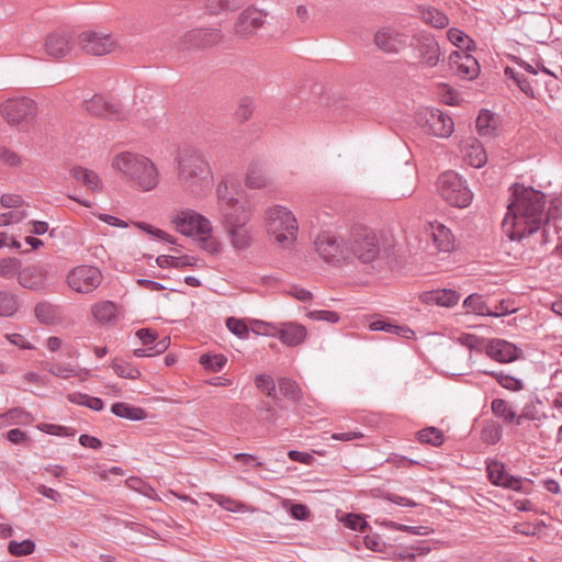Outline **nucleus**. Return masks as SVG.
<instances>
[{
	"label": "nucleus",
	"mask_w": 562,
	"mask_h": 562,
	"mask_svg": "<svg viewBox=\"0 0 562 562\" xmlns=\"http://www.w3.org/2000/svg\"><path fill=\"white\" fill-rule=\"evenodd\" d=\"M79 40L85 52L97 56L110 53L114 45L110 35H101L95 32H83Z\"/></svg>",
	"instance_id": "obj_21"
},
{
	"label": "nucleus",
	"mask_w": 562,
	"mask_h": 562,
	"mask_svg": "<svg viewBox=\"0 0 562 562\" xmlns=\"http://www.w3.org/2000/svg\"><path fill=\"white\" fill-rule=\"evenodd\" d=\"M111 413L120 418H125L132 422L144 420L147 418V412L125 402H116L111 406Z\"/></svg>",
	"instance_id": "obj_26"
},
{
	"label": "nucleus",
	"mask_w": 562,
	"mask_h": 562,
	"mask_svg": "<svg viewBox=\"0 0 562 562\" xmlns=\"http://www.w3.org/2000/svg\"><path fill=\"white\" fill-rule=\"evenodd\" d=\"M48 270L44 265H30L22 267L18 274V283L30 291L46 293L49 292Z\"/></svg>",
	"instance_id": "obj_14"
},
{
	"label": "nucleus",
	"mask_w": 562,
	"mask_h": 562,
	"mask_svg": "<svg viewBox=\"0 0 562 562\" xmlns=\"http://www.w3.org/2000/svg\"><path fill=\"white\" fill-rule=\"evenodd\" d=\"M485 353L499 363H509L520 357L521 350L505 339L493 338L487 340Z\"/></svg>",
	"instance_id": "obj_19"
},
{
	"label": "nucleus",
	"mask_w": 562,
	"mask_h": 562,
	"mask_svg": "<svg viewBox=\"0 0 562 562\" xmlns=\"http://www.w3.org/2000/svg\"><path fill=\"white\" fill-rule=\"evenodd\" d=\"M176 229L186 236L212 233L211 222L193 210H182L172 218Z\"/></svg>",
	"instance_id": "obj_10"
},
{
	"label": "nucleus",
	"mask_w": 562,
	"mask_h": 562,
	"mask_svg": "<svg viewBox=\"0 0 562 562\" xmlns=\"http://www.w3.org/2000/svg\"><path fill=\"white\" fill-rule=\"evenodd\" d=\"M463 305L468 311H472L477 315L488 316V314H491V307L487 306L486 302L480 294H470L464 300Z\"/></svg>",
	"instance_id": "obj_44"
},
{
	"label": "nucleus",
	"mask_w": 562,
	"mask_h": 562,
	"mask_svg": "<svg viewBox=\"0 0 562 562\" xmlns=\"http://www.w3.org/2000/svg\"><path fill=\"white\" fill-rule=\"evenodd\" d=\"M94 319L100 324H109L116 318L117 306L112 301H100L91 306Z\"/></svg>",
	"instance_id": "obj_27"
},
{
	"label": "nucleus",
	"mask_w": 562,
	"mask_h": 562,
	"mask_svg": "<svg viewBox=\"0 0 562 562\" xmlns=\"http://www.w3.org/2000/svg\"><path fill=\"white\" fill-rule=\"evenodd\" d=\"M19 310L18 296L9 291H0V316L10 317Z\"/></svg>",
	"instance_id": "obj_38"
},
{
	"label": "nucleus",
	"mask_w": 562,
	"mask_h": 562,
	"mask_svg": "<svg viewBox=\"0 0 562 562\" xmlns=\"http://www.w3.org/2000/svg\"><path fill=\"white\" fill-rule=\"evenodd\" d=\"M369 328L373 331L381 330L390 334H395L396 336L404 337L406 339H412L415 336V331L411 329L408 326L396 325L383 319L372 322L369 325Z\"/></svg>",
	"instance_id": "obj_28"
},
{
	"label": "nucleus",
	"mask_w": 562,
	"mask_h": 562,
	"mask_svg": "<svg viewBox=\"0 0 562 562\" xmlns=\"http://www.w3.org/2000/svg\"><path fill=\"white\" fill-rule=\"evenodd\" d=\"M136 226L138 228H140L142 231L146 232L147 234L153 235V236H155L161 240H165L169 244L176 243L175 238L171 235L167 234L165 231H162L160 228L154 227L153 225H150L148 223L137 222Z\"/></svg>",
	"instance_id": "obj_57"
},
{
	"label": "nucleus",
	"mask_w": 562,
	"mask_h": 562,
	"mask_svg": "<svg viewBox=\"0 0 562 562\" xmlns=\"http://www.w3.org/2000/svg\"><path fill=\"white\" fill-rule=\"evenodd\" d=\"M8 551L13 557L29 555L35 551V542L31 539H25L21 542L12 540L8 544Z\"/></svg>",
	"instance_id": "obj_47"
},
{
	"label": "nucleus",
	"mask_w": 562,
	"mask_h": 562,
	"mask_svg": "<svg viewBox=\"0 0 562 562\" xmlns=\"http://www.w3.org/2000/svg\"><path fill=\"white\" fill-rule=\"evenodd\" d=\"M257 411L261 420L270 424H274L279 419L277 408L267 401H261L257 405Z\"/></svg>",
	"instance_id": "obj_53"
},
{
	"label": "nucleus",
	"mask_w": 562,
	"mask_h": 562,
	"mask_svg": "<svg viewBox=\"0 0 562 562\" xmlns=\"http://www.w3.org/2000/svg\"><path fill=\"white\" fill-rule=\"evenodd\" d=\"M42 366L46 371L60 379H68L70 376H74L76 373V370L69 364L45 361L43 362Z\"/></svg>",
	"instance_id": "obj_51"
},
{
	"label": "nucleus",
	"mask_w": 562,
	"mask_h": 562,
	"mask_svg": "<svg viewBox=\"0 0 562 562\" xmlns=\"http://www.w3.org/2000/svg\"><path fill=\"white\" fill-rule=\"evenodd\" d=\"M44 50L54 59L65 57L70 52V35L63 30L49 33L45 38Z\"/></svg>",
	"instance_id": "obj_22"
},
{
	"label": "nucleus",
	"mask_w": 562,
	"mask_h": 562,
	"mask_svg": "<svg viewBox=\"0 0 562 562\" xmlns=\"http://www.w3.org/2000/svg\"><path fill=\"white\" fill-rule=\"evenodd\" d=\"M252 111H254L252 99L249 97H244L243 99H240L235 114L239 121H247L251 116Z\"/></svg>",
	"instance_id": "obj_59"
},
{
	"label": "nucleus",
	"mask_w": 562,
	"mask_h": 562,
	"mask_svg": "<svg viewBox=\"0 0 562 562\" xmlns=\"http://www.w3.org/2000/svg\"><path fill=\"white\" fill-rule=\"evenodd\" d=\"M67 398L72 404L85 406L95 412H100L104 407V403L100 397H94L80 392L70 393Z\"/></svg>",
	"instance_id": "obj_35"
},
{
	"label": "nucleus",
	"mask_w": 562,
	"mask_h": 562,
	"mask_svg": "<svg viewBox=\"0 0 562 562\" xmlns=\"http://www.w3.org/2000/svg\"><path fill=\"white\" fill-rule=\"evenodd\" d=\"M70 176L92 192L102 191V180L93 170L87 169L82 166H76L70 169Z\"/></svg>",
	"instance_id": "obj_24"
},
{
	"label": "nucleus",
	"mask_w": 562,
	"mask_h": 562,
	"mask_svg": "<svg viewBox=\"0 0 562 562\" xmlns=\"http://www.w3.org/2000/svg\"><path fill=\"white\" fill-rule=\"evenodd\" d=\"M340 521L344 524V526L346 528H349L355 531L364 532L370 528L369 524L359 514H353V513L345 514L340 518Z\"/></svg>",
	"instance_id": "obj_49"
},
{
	"label": "nucleus",
	"mask_w": 562,
	"mask_h": 562,
	"mask_svg": "<svg viewBox=\"0 0 562 562\" xmlns=\"http://www.w3.org/2000/svg\"><path fill=\"white\" fill-rule=\"evenodd\" d=\"M432 239L440 251L448 252L453 249V236L450 229L442 224H439L432 232Z\"/></svg>",
	"instance_id": "obj_34"
},
{
	"label": "nucleus",
	"mask_w": 562,
	"mask_h": 562,
	"mask_svg": "<svg viewBox=\"0 0 562 562\" xmlns=\"http://www.w3.org/2000/svg\"><path fill=\"white\" fill-rule=\"evenodd\" d=\"M211 4L209 8L212 13H217L220 11H235L239 8V2L235 0H218L216 5H214V1L210 0Z\"/></svg>",
	"instance_id": "obj_63"
},
{
	"label": "nucleus",
	"mask_w": 562,
	"mask_h": 562,
	"mask_svg": "<svg viewBox=\"0 0 562 562\" xmlns=\"http://www.w3.org/2000/svg\"><path fill=\"white\" fill-rule=\"evenodd\" d=\"M417 439L423 443L440 447L445 441L443 432L436 427H426L417 432Z\"/></svg>",
	"instance_id": "obj_41"
},
{
	"label": "nucleus",
	"mask_w": 562,
	"mask_h": 562,
	"mask_svg": "<svg viewBox=\"0 0 562 562\" xmlns=\"http://www.w3.org/2000/svg\"><path fill=\"white\" fill-rule=\"evenodd\" d=\"M178 179L192 194H201L212 181V169L204 154L195 148H183L178 153Z\"/></svg>",
	"instance_id": "obj_2"
},
{
	"label": "nucleus",
	"mask_w": 562,
	"mask_h": 562,
	"mask_svg": "<svg viewBox=\"0 0 562 562\" xmlns=\"http://www.w3.org/2000/svg\"><path fill=\"white\" fill-rule=\"evenodd\" d=\"M381 254L380 240L368 226L356 225L350 229L348 239V256L352 255L360 262H374Z\"/></svg>",
	"instance_id": "obj_4"
},
{
	"label": "nucleus",
	"mask_w": 562,
	"mask_h": 562,
	"mask_svg": "<svg viewBox=\"0 0 562 562\" xmlns=\"http://www.w3.org/2000/svg\"><path fill=\"white\" fill-rule=\"evenodd\" d=\"M217 206L222 217V225L225 228L247 225L250 221V207L247 202H240L237 198L229 195L227 182L222 181L217 189Z\"/></svg>",
	"instance_id": "obj_5"
},
{
	"label": "nucleus",
	"mask_w": 562,
	"mask_h": 562,
	"mask_svg": "<svg viewBox=\"0 0 562 562\" xmlns=\"http://www.w3.org/2000/svg\"><path fill=\"white\" fill-rule=\"evenodd\" d=\"M156 263L160 268H166V267L183 268V267H193L195 265L192 261V258L187 255L181 256V257L160 255L156 258Z\"/></svg>",
	"instance_id": "obj_40"
},
{
	"label": "nucleus",
	"mask_w": 562,
	"mask_h": 562,
	"mask_svg": "<svg viewBox=\"0 0 562 562\" xmlns=\"http://www.w3.org/2000/svg\"><path fill=\"white\" fill-rule=\"evenodd\" d=\"M307 335L306 328L296 323H283L278 327L277 335L280 341L289 347L301 345Z\"/></svg>",
	"instance_id": "obj_23"
},
{
	"label": "nucleus",
	"mask_w": 562,
	"mask_h": 562,
	"mask_svg": "<svg viewBox=\"0 0 562 562\" xmlns=\"http://www.w3.org/2000/svg\"><path fill=\"white\" fill-rule=\"evenodd\" d=\"M487 477L493 485L501 486V482L504 481L507 472L505 464L501 461H491L486 467Z\"/></svg>",
	"instance_id": "obj_48"
},
{
	"label": "nucleus",
	"mask_w": 562,
	"mask_h": 562,
	"mask_svg": "<svg viewBox=\"0 0 562 562\" xmlns=\"http://www.w3.org/2000/svg\"><path fill=\"white\" fill-rule=\"evenodd\" d=\"M223 34L218 29H194L186 32L179 47L181 49H205L218 44Z\"/></svg>",
	"instance_id": "obj_12"
},
{
	"label": "nucleus",
	"mask_w": 562,
	"mask_h": 562,
	"mask_svg": "<svg viewBox=\"0 0 562 562\" xmlns=\"http://www.w3.org/2000/svg\"><path fill=\"white\" fill-rule=\"evenodd\" d=\"M268 183V179L263 167L259 162H252L249 166L247 176H246V184L249 188L259 189L266 187Z\"/></svg>",
	"instance_id": "obj_36"
},
{
	"label": "nucleus",
	"mask_w": 562,
	"mask_h": 562,
	"mask_svg": "<svg viewBox=\"0 0 562 562\" xmlns=\"http://www.w3.org/2000/svg\"><path fill=\"white\" fill-rule=\"evenodd\" d=\"M447 37L450 43L461 49L460 52H471L475 46V43L471 37H469L463 31L456 27L448 30Z\"/></svg>",
	"instance_id": "obj_37"
},
{
	"label": "nucleus",
	"mask_w": 562,
	"mask_h": 562,
	"mask_svg": "<svg viewBox=\"0 0 562 562\" xmlns=\"http://www.w3.org/2000/svg\"><path fill=\"white\" fill-rule=\"evenodd\" d=\"M448 59L450 69L460 78L473 80L480 74V65L470 52L453 50Z\"/></svg>",
	"instance_id": "obj_17"
},
{
	"label": "nucleus",
	"mask_w": 562,
	"mask_h": 562,
	"mask_svg": "<svg viewBox=\"0 0 562 562\" xmlns=\"http://www.w3.org/2000/svg\"><path fill=\"white\" fill-rule=\"evenodd\" d=\"M103 276L94 266L81 265L75 267L67 276L69 288L78 293H91L102 282Z\"/></svg>",
	"instance_id": "obj_8"
},
{
	"label": "nucleus",
	"mask_w": 562,
	"mask_h": 562,
	"mask_svg": "<svg viewBox=\"0 0 562 562\" xmlns=\"http://www.w3.org/2000/svg\"><path fill=\"white\" fill-rule=\"evenodd\" d=\"M266 222L268 233L274 235L278 244L286 247L296 238V220L285 207L277 205L269 209Z\"/></svg>",
	"instance_id": "obj_7"
},
{
	"label": "nucleus",
	"mask_w": 562,
	"mask_h": 562,
	"mask_svg": "<svg viewBox=\"0 0 562 562\" xmlns=\"http://www.w3.org/2000/svg\"><path fill=\"white\" fill-rule=\"evenodd\" d=\"M482 373L494 378L502 387L508 391L518 392L524 389V382L520 379L515 378L508 373H505L504 371L484 370L482 371Z\"/></svg>",
	"instance_id": "obj_30"
},
{
	"label": "nucleus",
	"mask_w": 562,
	"mask_h": 562,
	"mask_svg": "<svg viewBox=\"0 0 562 562\" xmlns=\"http://www.w3.org/2000/svg\"><path fill=\"white\" fill-rule=\"evenodd\" d=\"M374 45L385 54H397L406 47L403 33L393 26H382L373 35Z\"/></svg>",
	"instance_id": "obj_16"
},
{
	"label": "nucleus",
	"mask_w": 562,
	"mask_h": 562,
	"mask_svg": "<svg viewBox=\"0 0 562 562\" xmlns=\"http://www.w3.org/2000/svg\"><path fill=\"white\" fill-rule=\"evenodd\" d=\"M363 543L367 549L374 552H384L386 544L379 533L367 535L363 538Z\"/></svg>",
	"instance_id": "obj_61"
},
{
	"label": "nucleus",
	"mask_w": 562,
	"mask_h": 562,
	"mask_svg": "<svg viewBox=\"0 0 562 562\" xmlns=\"http://www.w3.org/2000/svg\"><path fill=\"white\" fill-rule=\"evenodd\" d=\"M229 241L235 250H245L252 243L251 229L247 225H237L235 227L225 228Z\"/></svg>",
	"instance_id": "obj_25"
},
{
	"label": "nucleus",
	"mask_w": 562,
	"mask_h": 562,
	"mask_svg": "<svg viewBox=\"0 0 562 562\" xmlns=\"http://www.w3.org/2000/svg\"><path fill=\"white\" fill-rule=\"evenodd\" d=\"M546 194L532 188L516 184L508 204V215L514 217L512 240H521L541 229L542 243H548L549 215L544 212Z\"/></svg>",
	"instance_id": "obj_1"
},
{
	"label": "nucleus",
	"mask_w": 562,
	"mask_h": 562,
	"mask_svg": "<svg viewBox=\"0 0 562 562\" xmlns=\"http://www.w3.org/2000/svg\"><path fill=\"white\" fill-rule=\"evenodd\" d=\"M524 481L529 484H532V480L514 476V475L507 473L504 481L501 482V487L513 490L516 492L528 493L529 488L524 487Z\"/></svg>",
	"instance_id": "obj_54"
},
{
	"label": "nucleus",
	"mask_w": 562,
	"mask_h": 562,
	"mask_svg": "<svg viewBox=\"0 0 562 562\" xmlns=\"http://www.w3.org/2000/svg\"><path fill=\"white\" fill-rule=\"evenodd\" d=\"M111 367L120 378L136 380L140 376V371L136 367L122 359H114Z\"/></svg>",
	"instance_id": "obj_42"
},
{
	"label": "nucleus",
	"mask_w": 562,
	"mask_h": 562,
	"mask_svg": "<svg viewBox=\"0 0 562 562\" xmlns=\"http://www.w3.org/2000/svg\"><path fill=\"white\" fill-rule=\"evenodd\" d=\"M307 316L314 321H325L335 324L339 321V314L334 311L316 310L308 312Z\"/></svg>",
	"instance_id": "obj_60"
},
{
	"label": "nucleus",
	"mask_w": 562,
	"mask_h": 562,
	"mask_svg": "<svg viewBox=\"0 0 562 562\" xmlns=\"http://www.w3.org/2000/svg\"><path fill=\"white\" fill-rule=\"evenodd\" d=\"M83 106L93 116L108 120H121L123 117L121 104L116 101H108L101 94H94L90 100L85 101Z\"/></svg>",
	"instance_id": "obj_18"
},
{
	"label": "nucleus",
	"mask_w": 562,
	"mask_h": 562,
	"mask_svg": "<svg viewBox=\"0 0 562 562\" xmlns=\"http://www.w3.org/2000/svg\"><path fill=\"white\" fill-rule=\"evenodd\" d=\"M412 46L418 52L419 57L428 67L432 68L438 65L440 60V46L430 33H416L413 36Z\"/></svg>",
	"instance_id": "obj_15"
},
{
	"label": "nucleus",
	"mask_w": 562,
	"mask_h": 562,
	"mask_svg": "<svg viewBox=\"0 0 562 562\" xmlns=\"http://www.w3.org/2000/svg\"><path fill=\"white\" fill-rule=\"evenodd\" d=\"M460 295L457 291L451 289H438V305L439 306H453L458 303Z\"/></svg>",
	"instance_id": "obj_58"
},
{
	"label": "nucleus",
	"mask_w": 562,
	"mask_h": 562,
	"mask_svg": "<svg viewBox=\"0 0 562 562\" xmlns=\"http://www.w3.org/2000/svg\"><path fill=\"white\" fill-rule=\"evenodd\" d=\"M423 19L427 24L436 29H443L449 23L448 16L436 8H429L425 10L423 12Z\"/></svg>",
	"instance_id": "obj_45"
},
{
	"label": "nucleus",
	"mask_w": 562,
	"mask_h": 562,
	"mask_svg": "<svg viewBox=\"0 0 562 562\" xmlns=\"http://www.w3.org/2000/svg\"><path fill=\"white\" fill-rule=\"evenodd\" d=\"M440 196L454 207H467L473 200L467 180L453 170L441 173L437 180Z\"/></svg>",
	"instance_id": "obj_6"
},
{
	"label": "nucleus",
	"mask_w": 562,
	"mask_h": 562,
	"mask_svg": "<svg viewBox=\"0 0 562 562\" xmlns=\"http://www.w3.org/2000/svg\"><path fill=\"white\" fill-rule=\"evenodd\" d=\"M460 342L468 347L470 350L482 352L485 351L486 340L473 334H463L460 337Z\"/></svg>",
	"instance_id": "obj_56"
},
{
	"label": "nucleus",
	"mask_w": 562,
	"mask_h": 562,
	"mask_svg": "<svg viewBox=\"0 0 562 562\" xmlns=\"http://www.w3.org/2000/svg\"><path fill=\"white\" fill-rule=\"evenodd\" d=\"M424 131L432 136L447 138L453 133L452 119L439 109H426L418 114Z\"/></svg>",
	"instance_id": "obj_9"
},
{
	"label": "nucleus",
	"mask_w": 562,
	"mask_h": 562,
	"mask_svg": "<svg viewBox=\"0 0 562 562\" xmlns=\"http://www.w3.org/2000/svg\"><path fill=\"white\" fill-rule=\"evenodd\" d=\"M315 249L328 263L339 265L348 258V246L329 233H323L315 240Z\"/></svg>",
	"instance_id": "obj_11"
},
{
	"label": "nucleus",
	"mask_w": 562,
	"mask_h": 562,
	"mask_svg": "<svg viewBox=\"0 0 562 562\" xmlns=\"http://www.w3.org/2000/svg\"><path fill=\"white\" fill-rule=\"evenodd\" d=\"M491 411L493 415L497 418H501L506 424L515 423L517 415L513 411L510 404L503 398H495L491 403Z\"/></svg>",
	"instance_id": "obj_33"
},
{
	"label": "nucleus",
	"mask_w": 562,
	"mask_h": 562,
	"mask_svg": "<svg viewBox=\"0 0 562 562\" xmlns=\"http://www.w3.org/2000/svg\"><path fill=\"white\" fill-rule=\"evenodd\" d=\"M226 327L229 329V331L232 334H234L238 338H240V339L248 338L249 328L244 321L235 318V317H228L226 319Z\"/></svg>",
	"instance_id": "obj_55"
},
{
	"label": "nucleus",
	"mask_w": 562,
	"mask_h": 562,
	"mask_svg": "<svg viewBox=\"0 0 562 562\" xmlns=\"http://www.w3.org/2000/svg\"><path fill=\"white\" fill-rule=\"evenodd\" d=\"M1 115L9 124H19L36 114V103L30 98L9 99L0 105Z\"/></svg>",
	"instance_id": "obj_13"
},
{
	"label": "nucleus",
	"mask_w": 562,
	"mask_h": 562,
	"mask_svg": "<svg viewBox=\"0 0 562 562\" xmlns=\"http://www.w3.org/2000/svg\"><path fill=\"white\" fill-rule=\"evenodd\" d=\"M112 166L124 173L133 187L143 191H149L158 183L157 168L145 156L125 151L114 158Z\"/></svg>",
	"instance_id": "obj_3"
},
{
	"label": "nucleus",
	"mask_w": 562,
	"mask_h": 562,
	"mask_svg": "<svg viewBox=\"0 0 562 562\" xmlns=\"http://www.w3.org/2000/svg\"><path fill=\"white\" fill-rule=\"evenodd\" d=\"M4 418L11 420L12 424L29 425L32 424L34 418L31 413L26 412L22 407H14L5 412Z\"/></svg>",
	"instance_id": "obj_52"
},
{
	"label": "nucleus",
	"mask_w": 562,
	"mask_h": 562,
	"mask_svg": "<svg viewBox=\"0 0 562 562\" xmlns=\"http://www.w3.org/2000/svg\"><path fill=\"white\" fill-rule=\"evenodd\" d=\"M34 313L37 321L45 325L55 324L60 318L59 307L47 301L37 303Z\"/></svg>",
	"instance_id": "obj_29"
},
{
	"label": "nucleus",
	"mask_w": 562,
	"mask_h": 562,
	"mask_svg": "<svg viewBox=\"0 0 562 562\" xmlns=\"http://www.w3.org/2000/svg\"><path fill=\"white\" fill-rule=\"evenodd\" d=\"M280 393L293 403H300L303 400V392L296 381L290 378L278 379Z\"/></svg>",
	"instance_id": "obj_31"
},
{
	"label": "nucleus",
	"mask_w": 562,
	"mask_h": 562,
	"mask_svg": "<svg viewBox=\"0 0 562 562\" xmlns=\"http://www.w3.org/2000/svg\"><path fill=\"white\" fill-rule=\"evenodd\" d=\"M201 247L207 252L214 255L220 251L221 245L220 241L212 236V233H207L204 235H199Z\"/></svg>",
	"instance_id": "obj_62"
},
{
	"label": "nucleus",
	"mask_w": 562,
	"mask_h": 562,
	"mask_svg": "<svg viewBox=\"0 0 562 562\" xmlns=\"http://www.w3.org/2000/svg\"><path fill=\"white\" fill-rule=\"evenodd\" d=\"M265 23V14L262 11L248 7L238 16L235 24V33L240 37L251 36Z\"/></svg>",
	"instance_id": "obj_20"
},
{
	"label": "nucleus",
	"mask_w": 562,
	"mask_h": 562,
	"mask_svg": "<svg viewBox=\"0 0 562 562\" xmlns=\"http://www.w3.org/2000/svg\"><path fill=\"white\" fill-rule=\"evenodd\" d=\"M22 269V261L15 257H7L0 260V277L4 279L18 278Z\"/></svg>",
	"instance_id": "obj_43"
},
{
	"label": "nucleus",
	"mask_w": 562,
	"mask_h": 562,
	"mask_svg": "<svg viewBox=\"0 0 562 562\" xmlns=\"http://www.w3.org/2000/svg\"><path fill=\"white\" fill-rule=\"evenodd\" d=\"M255 386L269 398H277V385L273 378L269 374H258L255 378Z\"/></svg>",
	"instance_id": "obj_46"
},
{
	"label": "nucleus",
	"mask_w": 562,
	"mask_h": 562,
	"mask_svg": "<svg viewBox=\"0 0 562 562\" xmlns=\"http://www.w3.org/2000/svg\"><path fill=\"white\" fill-rule=\"evenodd\" d=\"M7 439L14 445H26V446L31 445V440H30L29 436L26 435V432L22 431L19 428L10 429L7 432Z\"/></svg>",
	"instance_id": "obj_64"
},
{
	"label": "nucleus",
	"mask_w": 562,
	"mask_h": 562,
	"mask_svg": "<svg viewBox=\"0 0 562 562\" xmlns=\"http://www.w3.org/2000/svg\"><path fill=\"white\" fill-rule=\"evenodd\" d=\"M476 130L481 137H492L495 135L496 120L491 111H480L476 119Z\"/></svg>",
	"instance_id": "obj_32"
},
{
	"label": "nucleus",
	"mask_w": 562,
	"mask_h": 562,
	"mask_svg": "<svg viewBox=\"0 0 562 562\" xmlns=\"http://www.w3.org/2000/svg\"><path fill=\"white\" fill-rule=\"evenodd\" d=\"M227 362V358L222 353L210 355L203 353L200 356L199 363L207 371L220 372Z\"/></svg>",
	"instance_id": "obj_39"
},
{
	"label": "nucleus",
	"mask_w": 562,
	"mask_h": 562,
	"mask_svg": "<svg viewBox=\"0 0 562 562\" xmlns=\"http://www.w3.org/2000/svg\"><path fill=\"white\" fill-rule=\"evenodd\" d=\"M503 436V428L496 422L487 423L482 429V440L488 445L497 443Z\"/></svg>",
	"instance_id": "obj_50"
}]
</instances>
